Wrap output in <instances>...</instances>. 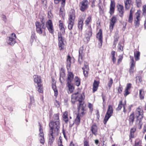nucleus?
<instances>
[{
  "mask_svg": "<svg viewBox=\"0 0 146 146\" xmlns=\"http://www.w3.org/2000/svg\"><path fill=\"white\" fill-rule=\"evenodd\" d=\"M133 20L132 14L131 12V11H130V15L129 16L128 21L129 23H131Z\"/></svg>",
  "mask_w": 146,
  "mask_h": 146,
  "instance_id": "nucleus-37",
  "label": "nucleus"
},
{
  "mask_svg": "<svg viewBox=\"0 0 146 146\" xmlns=\"http://www.w3.org/2000/svg\"><path fill=\"white\" fill-rule=\"evenodd\" d=\"M72 58L69 55L67 56L66 62L67 63L66 67L68 71L70 70V66L71 64V60Z\"/></svg>",
  "mask_w": 146,
  "mask_h": 146,
  "instance_id": "nucleus-17",
  "label": "nucleus"
},
{
  "mask_svg": "<svg viewBox=\"0 0 146 146\" xmlns=\"http://www.w3.org/2000/svg\"><path fill=\"white\" fill-rule=\"evenodd\" d=\"M122 59V56H120L119 58V59L118 60V62L117 63L118 64H119L121 61V60Z\"/></svg>",
  "mask_w": 146,
  "mask_h": 146,
  "instance_id": "nucleus-53",
  "label": "nucleus"
},
{
  "mask_svg": "<svg viewBox=\"0 0 146 146\" xmlns=\"http://www.w3.org/2000/svg\"><path fill=\"white\" fill-rule=\"evenodd\" d=\"M64 80V69L63 68H61L60 71V80L61 83L63 82Z\"/></svg>",
  "mask_w": 146,
  "mask_h": 146,
  "instance_id": "nucleus-19",
  "label": "nucleus"
},
{
  "mask_svg": "<svg viewBox=\"0 0 146 146\" xmlns=\"http://www.w3.org/2000/svg\"><path fill=\"white\" fill-rule=\"evenodd\" d=\"M59 113L55 114L53 116V119L52 121H58L59 122Z\"/></svg>",
  "mask_w": 146,
  "mask_h": 146,
  "instance_id": "nucleus-29",
  "label": "nucleus"
},
{
  "mask_svg": "<svg viewBox=\"0 0 146 146\" xmlns=\"http://www.w3.org/2000/svg\"><path fill=\"white\" fill-rule=\"evenodd\" d=\"M62 138L61 136H60L58 140V146H63L62 144Z\"/></svg>",
  "mask_w": 146,
  "mask_h": 146,
  "instance_id": "nucleus-38",
  "label": "nucleus"
},
{
  "mask_svg": "<svg viewBox=\"0 0 146 146\" xmlns=\"http://www.w3.org/2000/svg\"><path fill=\"white\" fill-rule=\"evenodd\" d=\"M70 70L68 71V78L66 81L67 82V88L68 90V93H71L74 90V88L72 85L71 82L73 79V75L72 73L70 72Z\"/></svg>",
  "mask_w": 146,
  "mask_h": 146,
  "instance_id": "nucleus-5",
  "label": "nucleus"
},
{
  "mask_svg": "<svg viewBox=\"0 0 146 146\" xmlns=\"http://www.w3.org/2000/svg\"><path fill=\"white\" fill-rule=\"evenodd\" d=\"M84 146H89L88 143L85 142L84 143Z\"/></svg>",
  "mask_w": 146,
  "mask_h": 146,
  "instance_id": "nucleus-62",
  "label": "nucleus"
},
{
  "mask_svg": "<svg viewBox=\"0 0 146 146\" xmlns=\"http://www.w3.org/2000/svg\"><path fill=\"white\" fill-rule=\"evenodd\" d=\"M130 137L133 138L134 137V133L130 132Z\"/></svg>",
  "mask_w": 146,
  "mask_h": 146,
  "instance_id": "nucleus-60",
  "label": "nucleus"
},
{
  "mask_svg": "<svg viewBox=\"0 0 146 146\" xmlns=\"http://www.w3.org/2000/svg\"><path fill=\"white\" fill-rule=\"evenodd\" d=\"M34 78V81L36 84V89L38 92L40 93H42L43 92L42 84H41V77L39 76L35 75Z\"/></svg>",
  "mask_w": 146,
  "mask_h": 146,
  "instance_id": "nucleus-6",
  "label": "nucleus"
},
{
  "mask_svg": "<svg viewBox=\"0 0 146 146\" xmlns=\"http://www.w3.org/2000/svg\"><path fill=\"white\" fill-rule=\"evenodd\" d=\"M97 38L99 40V44L100 47H101L102 45V31L101 29L99 30L98 33L97 34Z\"/></svg>",
  "mask_w": 146,
  "mask_h": 146,
  "instance_id": "nucleus-13",
  "label": "nucleus"
},
{
  "mask_svg": "<svg viewBox=\"0 0 146 146\" xmlns=\"http://www.w3.org/2000/svg\"><path fill=\"white\" fill-rule=\"evenodd\" d=\"M134 119V115L133 113L130 115L129 118V124L130 125H132Z\"/></svg>",
  "mask_w": 146,
  "mask_h": 146,
  "instance_id": "nucleus-23",
  "label": "nucleus"
},
{
  "mask_svg": "<svg viewBox=\"0 0 146 146\" xmlns=\"http://www.w3.org/2000/svg\"><path fill=\"white\" fill-rule=\"evenodd\" d=\"M135 131H136L135 129L132 128H131L130 130V132L134 133V132H135Z\"/></svg>",
  "mask_w": 146,
  "mask_h": 146,
  "instance_id": "nucleus-57",
  "label": "nucleus"
},
{
  "mask_svg": "<svg viewBox=\"0 0 146 146\" xmlns=\"http://www.w3.org/2000/svg\"><path fill=\"white\" fill-rule=\"evenodd\" d=\"M143 11L144 13H146V6L143 5Z\"/></svg>",
  "mask_w": 146,
  "mask_h": 146,
  "instance_id": "nucleus-51",
  "label": "nucleus"
},
{
  "mask_svg": "<svg viewBox=\"0 0 146 146\" xmlns=\"http://www.w3.org/2000/svg\"><path fill=\"white\" fill-rule=\"evenodd\" d=\"M79 56H84V47L82 46V47H80V48L79 51Z\"/></svg>",
  "mask_w": 146,
  "mask_h": 146,
  "instance_id": "nucleus-31",
  "label": "nucleus"
},
{
  "mask_svg": "<svg viewBox=\"0 0 146 146\" xmlns=\"http://www.w3.org/2000/svg\"><path fill=\"white\" fill-rule=\"evenodd\" d=\"M122 91V86H120L118 89V91L119 93H121Z\"/></svg>",
  "mask_w": 146,
  "mask_h": 146,
  "instance_id": "nucleus-52",
  "label": "nucleus"
},
{
  "mask_svg": "<svg viewBox=\"0 0 146 146\" xmlns=\"http://www.w3.org/2000/svg\"><path fill=\"white\" fill-rule=\"evenodd\" d=\"M113 83V80L112 78H111L110 80L109 81L108 83V85L109 87V88L111 87L112 84Z\"/></svg>",
  "mask_w": 146,
  "mask_h": 146,
  "instance_id": "nucleus-41",
  "label": "nucleus"
},
{
  "mask_svg": "<svg viewBox=\"0 0 146 146\" xmlns=\"http://www.w3.org/2000/svg\"><path fill=\"white\" fill-rule=\"evenodd\" d=\"M69 120L70 123V127H72L74 123L73 122L72 123H71V121L69 119Z\"/></svg>",
  "mask_w": 146,
  "mask_h": 146,
  "instance_id": "nucleus-58",
  "label": "nucleus"
},
{
  "mask_svg": "<svg viewBox=\"0 0 146 146\" xmlns=\"http://www.w3.org/2000/svg\"><path fill=\"white\" fill-rule=\"evenodd\" d=\"M30 99H31V101H30V104H31L33 103L34 102L35 100H34V98L32 97H31Z\"/></svg>",
  "mask_w": 146,
  "mask_h": 146,
  "instance_id": "nucleus-49",
  "label": "nucleus"
},
{
  "mask_svg": "<svg viewBox=\"0 0 146 146\" xmlns=\"http://www.w3.org/2000/svg\"><path fill=\"white\" fill-rule=\"evenodd\" d=\"M142 90H139V95H140V97L141 99H143L144 98V97L143 96H142L141 95V92H142Z\"/></svg>",
  "mask_w": 146,
  "mask_h": 146,
  "instance_id": "nucleus-47",
  "label": "nucleus"
},
{
  "mask_svg": "<svg viewBox=\"0 0 146 146\" xmlns=\"http://www.w3.org/2000/svg\"><path fill=\"white\" fill-rule=\"evenodd\" d=\"M135 15L136 17L135 19L134 23L135 25L138 26L139 24L140 14L138 13H137Z\"/></svg>",
  "mask_w": 146,
  "mask_h": 146,
  "instance_id": "nucleus-22",
  "label": "nucleus"
},
{
  "mask_svg": "<svg viewBox=\"0 0 146 146\" xmlns=\"http://www.w3.org/2000/svg\"><path fill=\"white\" fill-rule=\"evenodd\" d=\"M87 64V62H84V66L83 68H84V70H89V67L88 66V65L86 64Z\"/></svg>",
  "mask_w": 146,
  "mask_h": 146,
  "instance_id": "nucleus-45",
  "label": "nucleus"
},
{
  "mask_svg": "<svg viewBox=\"0 0 146 146\" xmlns=\"http://www.w3.org/2000/svg\"><path fill=\"white\" fill-rule=\"evenodd\" d=\"M83 25H78V28L79 29L82 30V29Z\"/></svg>",
  "mask_w": 146,
  "mask_h": 146,
  "instance_id": "nucleus-59",
  "label": "nucleus"
},
{
  "mask_svg": "<svg viewBox=\"0 0 146 146\" xmlns=\"http://www.w3.org/2000/svg\"><path fill=\"white\" fill-rule=\"evenodd\" d=\"M131 84L130 83H128L127 84L126 87L125 89L127 90H129L131 87Z\"/></svg>",
  "mask_w": 146,
  "mask_h": 146,
  "instance_id": "nucleus-46",
  "label": "nucleus"
},
{
  "mask_svg": "<svg viewBox=\"0 0 146 146\" xmlns=\"http://www.w3.org/2000/svg\"><path fill=\"white\" fill-rule=\"evenodd\" d=\"M55 3L57 4L59 3L60 1H62V4H63L64 3V0H54Z\"/></svg>",
  "mask_w": 146,
  "mask_h": 146,
  "instance_id": "nucleus-44",
  "label": "nucleus"
},
{
  "mask_svg": "<svg viewBox=\"0 0 146 146\" xmlns=\"http://www.w3.org/2000/svg\"><path fill=\"white\" fill-rule=\"evenodd\" d=\"M126 101H125V104H123L122 101H120L119 102V104L116 110H117L119 111L120 110L122 107H123L124 105H126Z\"/></svg>",
  "mask_w": 146,
  "mask_h": 146,
  "instance_id": "nucleus-28",
  "label": "nucleus"
},
{
  "mask_svg": "<svg viewBox=\"0 0 146 146\" xmlns=\"http://www.w3.org/2000/svg\"><path fill=\"white\" fill-rule=\"evenodd\" d=\"M135 116L137 118V124L138 125L139 128L141 129L143 124L141 121L143 116V110L140 107L138 108L135 111Z\"/></svg>",
  "mask_w": 146,
  "mask_h": 146,
  "instance_id": "nucleus-4",
  "label": "nucleus"
},
{
  "mask_svg": "<svg viewBox=\"0 0 146 146\" xmlns=\"http://www.w3.org/2000/svg\"><path fill=\"white\" fill-rule=\"evenodd\" d=\"M140 56V52L136 51L134 52V57L136 60H137L139 59V57Z\"/></svg>",
  "mask_w": 146,
  "mask_h": 146,
  "instance_id": "nucleus-32",
  "label": "nucleus"
},
{
  "mask_svg": "<svg viewBox=\"0 0 146 146\" xmlns=\"http://www.w3.org/2000/svg\"><path fill=\"white\" fill-rule=\"evenodd\" d=\"M58 46L59 49L61 50L63 49L64 39L62 38V34L60 32H59L58 33Z\"/></svg>",
  "mask_w": 146,
  "mask_h": 146,
  "instance_id": "nucleus-11",
  "label": "nucleus"
},
{
  "mask_svg": "<svg viewBox=\"0 0 146 146\" xmlns=\"http://www.w3.org/2000/svg\"><path fill=\"white\" fill-rule=\"evenodd\" d=\"M68 112L66 111L64 112V121L66 123H67V122L68 121Z\"/></svg>",
  "mask_w": 146,
  "mask_h": 146,
  "instance_id": "nucleus-35",
  "label": "nucleus"
},
{
  "mask_svg": "<svg viewBox=\"0 0 146 146\" xmlns=\"http://www.w3.org/2000/svg\"><path fill=\"white\" fill-rule=\"evenodd\" d=\"M91 20V17L89 16L85 21V24L86 25H88L90 21Z\"/></svg>",
  "mask_w": 146,
  "mask_h": 146,
  "instance_id": "nucleus-39",
  "label": "nucleus"
},
{
  "mask_svg": "<svg viewBox=\"0 0 146 146\" xmlns=\"http://www.w3.org/2000/svg\"><path fill=\"white\" fill-rule=\"evenodd\" d=\"M70 146H75L72 142H71L70 144Z\"/></svg>",
  "mask_w": 146,
  "mask_h": 146,
  "instance_id": "nucleus-64",
  "label": "nucleus"
},
{
  "mask_svg": "<svg viewBox=\"0 0 146 146\" xmlns=\"http://www.w3.org/2000/svg\"><path fill=\"white\" fill-rule=\"evenodd\" d=\"M39 125V131L40 132V133L39 134V137L40 138V143L44 144V134L43 131V129L41 127V125L40 123Z\"/></svg>",
  "mask_w": 146,
  "mask_h": 146,
  "instance_id": "nucleus-12",
  "label": "nucleus"
},
{
  "mask_svg": "<svg viewBox=\"0 0 146 146\" xmlns=\"http://www.w3.org/2000/svg\"><path fill=\"white\" fill-rule=\"evenodd\" d=\"M90 130L92 134L95 135L96 136L97 134L98 128L96 125L94 124L92 125Z\"/></svg>",
  "mask_w": 146,
  "mask_h": 146,
  "instance_id": "nucleus-16",
  "label": "nucleus"
},
{
  "mask_svg": "<svg viewBox=\"0 0 146 146\" xmlns=\"http://www.w3.org/2000/svg\"><path fill=\"white\" fill-rule=\"evenodd\" d=\"M136 1L138 7H139L141 6V0H136Z\"/></svg>",
  "mask_w": 146,
  "mask_h": 146,
  "instance_id": "nucleus-40",
  "label": "nucleus"
},
{
  "mask_svg": "<svg viewBox=\"0 0 146 146\" xmlns=\"http://www.w3.org/2000/svg\"><path fill=\"white\" fill-rule=\"evenodd\" d=\"M125 93L124 94L125 96H126L127 95L129 94V93L128 92V90L125 89Z\"/></svg>",
  "mask_w": 146,
  "mask_h": 146,
  "instance_id": "nucleus-48",
  "label": "nucleus"
},
{
  "mask_svg": "<svg viewBox=\"0 0 146 146\" xmlns=\"http://www.w3.org/2000/svg\"><path fill=\"white\" fill-rule=\"evenodd\" d=\"M80 120V117L79 115H78L75 120V123L77 125H79Z\"/></svg>",
  "mask_w": 146,
  "mask_h": 146,
  "instance_id": "nucleus-34",
  "label": "nucleus"
},
{
  "mask_svg": "<svg viewBox=\"0 0 146 146\" xmlns=\"http://www.w3.org/2000/svg\"><path fill=\"white\" fill-rule=\"evenodd\" d=\"M98 82L96 80H94L92 90L93 93L97 91L98 88Z\"/></svg>",
  "mask_w": 146,
  "mask_h": 146,
  "instance_id": "nucleus-20",
  "label": "nucleus"
},
{
  "mask_svg": "<svg viewBox=\"0 0 146 146\" xmlns=\"http://www.w3.org/2000/svg\"><path fill=\"white\" fill-rule=\"evenodd\" d=\"M62 5L61 6L60 8V11L59 12V15L61 17H62L63 19L64 18V5L63 3L62 4Z\"/></svg>",
  "mask_w": 146,
  "mask_h": 146,
  "instance_id": "nucleus-25",
  "label": "nucleus"
},
{
  "mask_svg": "<svg viewBox=\"0 0 146 146\" xmlns=\"http://www.w3.org/2000/svg\"><path fill=\"white\" fill-rule=\"evenodd\" d=\"M139 142H135L134 146H139Z\"/></svg>",
  "mask_w": 146,
  "mask_h": 146,
  "instance_id": "nucleus-61",
  "label": "nucleus"
},
{
  "mask_svg": "<svg viewBox=\"0 0 146 146\" xmlns=\"http://www.w3.org/2000/svg\"><path fill=\"white\" fill-rule=\"evenodd\" d=\"M16 35L13 33L9 37H8L6 38L7 43L11 46H13L16 43L15 39L16 38Z\"/></svg>",
  "mask_w": 146,
  "mask_h": 146,
  "instance_id": "nucleus-9",
  "label": "nucleus"
},
{
  "mask_svg": "<svg viewBox=\"0 0 146 146\" xmlns=\"http://www.w3.org/2000/svg\"><path fill=\"white\" fill-rule=\"evenodd\" d=\"M59 27L60 30H61L62 29L64 28L63 24V23L60 20L59 21Z\"/></svg>",
  "mask_w": 146,
  "mask_h": 146,
  "instance_id": "nucleus-36",
  "label": "nucleus"
},
{
  "mask_svg": "<svg viewBox=\"0 0 146 146\" xmlns=\"http://www.w3.org/2000/svg\"><path fill=\"white\" fill-rule=\"evenodd\" d=\"M84 95L82 93L80 94L77 92L72 94L71 97V101L72 103H74L76 101L79 102V110L81 111L82 114L83 115L84 110L86 107L85 103L83 101L84 98Z\"/></svg>",
  "mask_w": 146,
  "mask_h": 146,
  "instance_id": "nucleus-3",
  "label": "nucleus"
},
{
  "mask_svg": "<svg viewBox=\"0 0 146 146\" xmlns=\"http://www.w3.org/2000/svg\"><path fill=\"white\" fill-rule=\"evenodd\" d=\"M88 107L90 110H92V105L90 103L88 105Z\"/></svg>",
  "mask_w": 146,
  "mask_h": 146,
  "instance_id": "nucleus-54",
  "label": "nucleus"
},
{
  "mask_svg": "<svg viewBox=\"0 0 146 146\" xmlns=\"http://www.w3.org/2000/svg\"><path fill=\"white\" fill-rule=\"evenodd\" d=\"M130 58L131 60V65L129 70V72L130 73H132L134 71V68L135 66V62L134 61L133 57L130 56Z\"/></svg>",
  "mask_w": 146,
  "mask_h": 146,
  "instance_id": "nucleus-18",
  "label": "nucleus"
},
{
  "mask_svg": "<svg viewBox=\"0 0 146 146\" xmlns=\"http://www.w3.org/2000/svg\"><path fill=\"white\" fill-rule=\"evenodd\" d=\"M118 49L119 50H122L123 48L122 46L120 45V44H119L118 45Z\"/></svg>",
  "mask_w": 146,
  "mask_h": 146,
  "instance_id": "nucleus-55",
  "label": "nucleus"
},
{
  "mask_svg": "<svg viewBox=\"0 0 146 146\" xmlns=\"http://www.w3.org/2000/svg\"><path fill=\"white\" fill-rule=\"evenodd\" d=\"M115 4L112 1H111L110 7V13L111 15H112L113 13L114 10Z\"/></svg>",
  "mask_w": 146,
  "mask_h": 146,
  "instance_id": "nucleus-26",
  "label": "nucleus"
},
{
  "mask_svg": "<svg viewBox=\"0 0 146 146\" xmlns=\"http://www.w3.org/2000/svg\"><path fill=\"white\" fill-rule=\"evenodd\" d=\"M74 81L76 85L77 86H79L80 83V79L77 76H76L75 77Z\"/></svg>",
  "mask_w": 146,
  "mask_h": 146,
  "instance_id": "nucleus-33",
  "label": "nucleus"
},
{
  "mask_svg": "<svg viewBox=\"0 0 146 146\" xmlns=\"http://www.w3.org/2000/svg\"><path fill=\"white\" fill-rule=\"evenodd\" d=\"M86 38L88 41L89 40L90 37L92 35V29L91 27H88V28L86 30Z\"/></svg>",
  "mask_w": 146,
  "mask_h": 146,
  "instance_id": "nucleus-15",
  "label": "nucleus"
},
{
  "mask_svg": "<svg viewBox=\"0 0 146 146\" xmlns=\"http://www.w3.org/2000/svg\"><path fill=\"white\" fill-rule=\"evenodd\" d=\"M75 19V15L74 12V10H71L70 12L68 21V27L70 30H71L72 29L73 26L74 24Z\"/></svg>",
  "mask_w": 146,
  "mask_h": 146,
  "instance_id": "nucleus-7",
  "label": "nucleus"
},
{
  "mask_svg": "<svg viewBox=\"0 0 146 146\" xmlns=\"http://www.w3.org/2000/svg\"><path fill=\"white\" fill-rule=\"evenodd\" d=\"M52 88L54 91V96L56 97L58 96V92L55 84L52 83Z\"/></svg>",
  "mask_w": 146,
  "mask_h": 146,
  "instance_id": "nucleus-24",
  "label": "nucleus"
},
{
  "mask_svg": "<svg viewBox=\"0 0 146 146\" xmlns=\"http://www.w3.org/2000/svg\"><path fill=\"white\" fill-rule=\"evenodd\" d=\"M118 9L120 14V15H119L121 17H122L123 16L124 11L123 6L121 5H119L118 6Z\"/></svg>",
  "mask_w": 146,
  "mask_h": 146,
  "instance_id": "nucleus-21",
  "label": "nucleus"
},
{
  "mask_svg": "<svg viewBox=\"0 0 146 146\" xmlns=\"http://www.w3.org/2000/svg\"><path fill=\"white\" fill-rule=\"evenodd\" d=\"M131 2V0H124L125 7L126 9H128L129 8Z\"/></svg>",
  "mask_w": 146,
  "mask_h": 146,
  "instance_id": "nucleus-27",
  "label": "nucleus"
},
{
  "mask_svg": "<svg viewBox=\"0 0 146 146\" xmlns=\"http://www.w3.org/2000/svg\"><path fill=\"white\" fill-rule=\"evenodd\" d=\"M83 56H79L78 58V62L79 63L81 64H82V63L83 62V59L82 57Z\"/></svg>",
  "mask_w": 146,
  "mask_h": 146,
  "instance_id": "nucleus-42",
  "label": "nucleus"
},
{
  "mask_svg": "<svg viewBox=\"0 0 146 146\" xmlns=\"http://www.w3.org/2000/svg\"><path fill=\"white\" fill-rule=\"evenodd\" d=\"M82 69L83 70V72L84 74V76L85 77L87 76L88 75V70H84V68H82Z\"/></svg>",
  "mask_w": 146,
  "mask_h": 146,
  "instance_id": "nucleus-43",
  "label": "nucleus"
},
{
  "mask_svg": "<svg viewBox=\"0 0 146 146\" xmlns=\"http://www.w3.org/2000/svg\"><path fill=\"white\" fill-rule=\"evenodd\" d=\"M36 31L39 34H42L47 27L49 32L52 34H53L54 32V28L51 20H49L46 23V25L44 23L41 22L40 23L36 21L35 23Z\"/></svg>",
  "mask_w": 146,
  "mask_h": 146,
  "instance_id": "nucleus-1",
  "label": "nucleus"
},
{
  "mask_svg": "<svg viewBox=\"0 0 146 146\" xmlns=\"http://www.w3.org/2000/svg\"><path fill=\"white\" fill-rule=\"evenodd\" d=\"M88 1L87 0L82 1L80 3V9L82 11H84L88 7Z\"/></svg>",
  "mask_w": 146,
  "mask_h": 146,
  "instance_id": "nucleus-10",
  "label": "nucleus"
},
{
  "mask_svg": "<svg viewBox=\"0 0 146 146\" xmlns=\"http://www.w3.org/2000/svg\"><path fill=\"white\" fill-rule=\"evenodd\" d=\"M1 17L3 19V20L4 21H5L6 19L5 16V15H2Z\"/></svg>",
  "mask_w": 146,
  "mask_h": 146,
  "instance_id": "nucleus-56",
  "label": "nucleus"
},
{
  "mask_svg": "<svg viewBox=\"0 0 146 146\" xmlns=\"http://www.w3.org/2000/svg\"><path fill=\"white\" fill-rule=\"evenodd\" d=\"M83 20L82 19H80L79 20L78 23V25H83Z\"/></svg>",
  "mask_w": 146,
  "mask_h": 146,
  "instance_id": "nucleus-50",
  "label": "nucleus"
},
{
  "mask_svg": "<svg viewBox=\"0 0 146 146\" xmlns=\"http://www.w3.org/2000/svg\"><path fill=\"white\" fill-rule=\"evenodd\" d=\"M116 21V18L115 17L113 16L111 18L110 23V31L112 30Z\"/></svg>",
  "mask_w": 146,
  "mask_h": 146,
  "instance_id": "nucleus-14",
  "label": "nucleus"
},
{
  "mask_svg": "<svg viewBox=\"0 0 146 146\" xmlns=\"http://www.w3.org/2000/svg\"><path fill=\"white\" fill-rule=\"evenodd\" d=\"M115 51H113L111 52V55L112 57V60L113 63H115L116 61V59L115 57Z\"/></svg>",
  "mask_w": 146,
  "mask_h": 146,
  "instance_id": "nucleus-30",
  "label": "nucleus"
},
{
  "mask_svg": "<svg viewBox=\"0 0 146 146\" xmlns=\"http://www.w3.org/2000/svg\"><path fill=\"white\" fill-rule=\"evenodd\" d=\"M113 113L112 107L111 105H109L106 114L104 121V123L106 124L109 118L112 115Z\"/></svg>",
  "mask_w": 146,
  "mask_h": 146,
  "instance_id": "nucleus-8",
  "label": "nucleus"
},
{
  "mask_svg": "<svg viewBox=\"0 0 146 146\" xmlns=\"http://www.w3.org/2000/svg\"><path fill=\"white\" fill-rule=\"evenodd\" d=\"M117 42H114V43H113V48L115 47V46H116V44H117Z\"/></svg>",
  "mask_w": 146,
  "mask_h": 146,
  "instance_id": "nucleus-63",
  "label": "nucleus"
},
{
  "mask_svg": "<svg viewBox=\"0 0 146 146\" xmlns=\"http://www.w3.org/2000/svg\"><path fill=\"white\" fill-rule=\"evenodd\" d=\"M60 122L58 121H50L49 123L50 129L48 136L49 142L52 143L55 137L57 136L59 132Z\"/></svg>",
  "mask_w": 146,
  "mask_h": 146,
  "instance_id": "nucleus-2",
  "label": "nucleus"
}]
</instances>
